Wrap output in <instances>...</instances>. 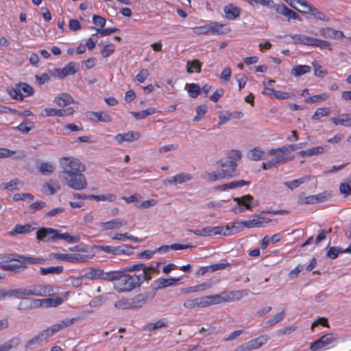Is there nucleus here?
Instances as JSON below:
<instances>
[{
    "label": "nucleus",
    "mask_w": 351,
    "mask_h": 351,
    "mask_svg": "<svg viewBox=\"0 0 351 351\" xmlns=\"http://www.w3.org/2000/svg\"><path fill=\"white\" fill-rule=\"evenodd\" d=\"M247 295V293L245 291H223L219 294L187 300L184 302L183 306L187 308L206 307L223 302H231L239 300Z\"/></svg>",
    "instance_id": "1"
},
{
    "label": "nucleus",
    "mask_w": 351,
    "mask_h": 351,
    "mask_svg": "<svg viewBox=\"0 0 351 351\" xmlns=\"http://www.w3.org/2000/svg\"><path fill=\"white\" fill-rule=\"evenodd\" d=\"M119 272L122 274L119 280H121L123 285H141L152 279L154 274V267L144 263H138L127 266Z\"/></svg>",
    "instance_id": "2"
},
{
    "label": "nucleus",
    "mask_w": 351,
    "mask_h": 351,
    "mask_svg": "<svg viewBox=\"0 0 351 351\" xmlns=\"http://www.w3.org/2000/svg\"><path fill=\"white\" fill-rule=\"evenodd\" d=\"M69 293V291H65L62 293H57L55 298H49L45 299H31L23 298L19 304V308L21 310H29L36 308L38 307H56L62 303V302L67 298Z\"/></svg>",
    "instance_id": "3"
},
{
    "label": "nucleus",
    "mask_w": 351,
    "mask_h": 351,
    "mask_svg": "<svg viewBox=\"0 0 351 351\" xmlns=\"http://www.w3.org/2000/svg\"><path fill=\"white\" fill-rule=\"evenodd\" d=\"M122 274L119 271H104L99 268L89 267L86 269L80 277H71L73 285H81L83 278L89 280H101L108 282L119 280Z\"/></svg>",
    "instance_id": "4"
},
{
    "label": "nucleus",
    "mask_w": 351,
    "mask_h": 351,
    "mask_svg": "<svg viewBox=\"0 0 351 351\" xmlns=\"http://www.w3.org/2000/svg\"><path fill=\"white\" fill-rule=\"evenodd\" d=\"M33 289H10L6 291L5 289H0V300H4L12 296L19 297L18 295H53L51 293L53 289L52 287H32Z\"/></svg>",
    "instance_id": "5"
},
{
    "label": "nucleus",
    "mask_w": 351,
    "mask_h": 351,
    "mask_svg": "<svg viewBox=\"0 0 351 351\" xmlns=\"http://www.w3.org/2000/svg\"><path fill=\"white\" fill-rule=\"evenodd\" d=\"M59 165L61 169V177H64L71 173L84 172L86 167L78 158L74 156H64L59 159Z\"/></svg>",
    "instance_id": "6"
},
{
    "label": "nucleus",
    "mask_w": 351,
    "mask_h": 351,
    "mask_svg": "<svg viewBox=\"0 0 351 351\" xmlns=\"http://www.w3.org/2000/svg\"><path fill=\"white\" fill-rule=\"evenodd\" d=\"M274 221L277 222V220H272L269 218L265 217H258L256 219H253L250 220L241 221L238 223V226L233 224L231 225V232H224V235H230L237 234L241 232V229L245 226L248 228H263L265 227L269 222Z\"/></svg>",
    "instance_id": "7"
},
{
    "label": "nucleus",
    "mask_w": 351,
    "mask_h": 351,
    "mask_svg": "<svg viewBox=\"0 0 351 351\" xmlns=\"http://www.w3.org/2000/svg\"><path fill=\"white\" fill-rule=\"evenodd\" d=\"M62 178L69 187L75 190H83L88 185L86 176L83 174V172L71 173Z\"/></svg>",
    "instance_id": "8"
},
{
    "label": "nucleus",
    "mask_w": 351,
    "mask_h": 351,
    "mask_svg": "<svg viewBox=\"0 0 351 351\" xmlns=\"http://www.w3.org/2000/svg\"><path fill=\"white\" fill-rule=\"evenodd\" d=\"M34 92L33 88L26 83H19L14 88H9V95L15 99L23 100L24 97L31 95Z\"/></svg>",
    "instance_id": "9"
},
{
    "label": "nucleus",
    "mask_w": 351,
    "mask_h": 351,
    "mask_svg": "<svg viewBox=\"0 0 351 351\" xmlns=\"http://www.w3.org/2000/svg\"><path fill=\"white\" fill-rule=\"evenodd\" d=\"M289 153V152L285 145L280 148L270 149L268 154L271 156H274V158L271 159V160L275 167H276L281 164H285L287 161L292 160V158L288 156Z\"/></svg>",
    "instance_id": "10"
},
{
    "label": "nucleus",
    "mask_w": 351,
    "mask_h": 351,
    "mask_svg": "<svg viewBox=\"0 0 351 351\" xmlns=\"http://www.w3.org/2000/svg\"><path fill=\"white\" fill-rule=\"evenodd\" d=\"M269 340L267 335H261L238 346L234 351H252L265 344Z\"/></svg>",
    "instance_id": "11"
},
{
    "label": "nucleus",
    "mask_w": 351,
    "mask_h": 351,
    "mask_svg": "<svg viewBox=\"0 0 351 351\" xmlns=\"http://www.w3.org/2000/svg\"><path fill=\"white\" fill-rule=\"evenodd\" d=\"M217 165L221 167V171L225 179L237 177L240 174L237 169L238 164H235L234 162H229L221 159L217 162Z\"/></svg>",
    "instance_id": "12"
},
{
    "label": "nucleus",
    "mask_w": 351,
    "mask_h": 351,
    "mask_svg": "<svg viewBox=\"0 0 351 351\" xmlns=\"http://www.w3.org/2000/svg\"><path fill=\"white\" fill-rule=\"evenodd\" d=\"M58 230L51 228H41L36 232V239L43 242H53L56 241Z\"/></svg>",
    "instance_id": "13"
},
{
    "label": "nucleus",
    "mask_w": 351,
    "mask_h": 351,
    "mask_svg": "<svg viewBox=\"0 0 351 351\" xmlns=\"http://www.w3.org/2000/svg\"><path fill=\"white\" fill-rule=\"evenodd\" d=\"M234 201L239 206H243L245 209L252 210L253 207L258 206V200L254 199L251 195H245L241 197H234Z\"/></svg>",
    "instance_id": "14"
},
{
    "label": "nucleus",
    "mask_w": 351,
    "mask_h": 351,
    "mask_svg": "<svg viewBox=\"0 0 351 351\" xmlns=\"http://www.w3.org/2000/svg\"><path fill=\"white\" fill-rule=\"evenodd\" d=\"M273 7L277 13L280 14L287 17L288 21L291 19L300 21L301 17L294 11L287 8L285 4L274 5Z\"/></svg>",
    "instance_id": "15"
},
{
    "label": "nucleus",
    "mask_w": 351,
    "mask_h": 351,
    "mask_svg": "<svg viewBox=\"0 0 351 351\" xmlns=\"http://www.w3.org/2000/svg\"><path fill=\"white\" fill-rule=\"evenodd\" d=\"M329 149L330 146L326 145L317 146L306 150H302L299 152L298 154L302 157H311L313 156L324 154Z\"/></svg>",
    "instance_id": "16"
},
{
    "label": "nucleus",
    "mask_w": 351,
    "mask_h": 351,
    "mask_svg": "<svg viewBox=\"0 0 351 351\" xmlns=\"http://www.w3.org/2000/svg\"><path fill=\"white\" fill-rule=\"evenodd\" d=\"M127 223V220L122 218H117L109 221L101 223L100 227L103 230H108L119 228L126 226Z\"/></svg>",
    "instance_id": "17"
},
{
    "label": "nucleus",
    "mask_w": 351,
    "mask_h": 351,
    "mask_svg": "<svg viewBox=\"0 0 351 351\" xmlns=\"http://www.w3.org/2000/svg\"><path fill=\"white\" fill-rule=\"evenodd\" d=\"M137 300L138 302L144 300L143 295H138L136 298L132 300H125L117 301L114 306L117 308L130 309L138 307L139 305L135 302Z\"/></svg>",
    "instance_id": "18"
},
{
    "label": "nucleus",
    "mask_w": 351,
    "mask_h": 351,
    "mask_svg": "<svg viewBox=\"0 0 351 351\" xmlns=\"http://www.w3.org/2000/svg\"><path fill=\"white\" fill-rule=\"evenodd\" d=\"M192 179L193 176L190 173L182 172L169 178L168 180H165V182L176 185L178 184H183L184 182H189Z\"/></svg>",
    "instance_id": "19"
},
{
    "label": "nucleus",
    "mask_w": 351,
    "mask_h": 351,
    "mask_svg": "<svg viewBox=\"0 0 351 351\" xmlns=\"http://www.w3.org/2000/svg\"><path fill=\"white\" fill-rule=\"evenodd\" d=\"M330 121L335 125L351 127V114H340L337 117H332Z\"/></svg>",
    "instance_id": "20"
},
{
    "label": "nucleus",
    "mask_w": 351,
    "mask_h": 351,
    "mask_svg": "<svg viewBox=\"0 0 351 351\" xmlns=\"http://www.w3.org/2000/svg\"><path fill=\"white\" fill-rule=\"evenodd\" d=\"M300 12L302 14H311L315 19L320 20L326 22L329 21V18L322 11L319 10L317 8L313 6L312 5L308 7V9L306 10H299Z\"/></svg>",
    "instance_id": "21"
},
{
    "label": "nucleus",
    "mask_w": 351,
    "mask_h": 351,
    "mask_svg": "<svg viewBox=\"0 0 351 351\" xmlns=\"http://www.w3.org/2000/svg\"><path fill=\"white\" fill-rule=\"evenodd\" d=\"M53 102L56 103L60 107H64L71 104H75V101L71 95L69 93H61L57 95L53 100Z\"/></svg>",
    "instance_id": "22"
},
{
    "label": "nucleus",
    "mask_w": 351,
    "mask_h": 351,
    "mask_svg": "<svg viewBox=\"0 0 351 351\" xmlns=\"http://www.w3.org/2000/svg\"><path fill=\"white\" fill-rule=\"evenodd\" d=\"M223 11L227 19L235 20L237 17H239L241 12V9L232 3H229L224 7Z\"/></svg>",
    "instance_id": "23"
},
{
    "label": "nucleus",
    "mask_w": 351,
    "mask_h": 351,
    "mask_svg": "<svg viewBox=\"0 0 351 351\" xmlns=\"http://www.w3.org/2000/svg\"><path fill=\"white\" fill-rule=\"evenodd\" d=\"M209 29L210 33L211 32L218 35L226 34L230 32V28L226 25L215 21L209 23Z\"/></svg>",
    "instance_id": "24"
},
{
    "label": "nucleus",
    "mask_w": 351,
    "mask_h": 351,
    "mask_svg": "<svg viewBox=\"0 0 351 351\" xmlns=\"http://www.w3.org/2000/svg\"><path fill=\"white\" fill-rule=\"evenodd\" d=\"M77 72L75 64L73 62L68 63L64 68L56 69V73L58 77L64 79L70 75H73Z\"/></svg>",
    "instance_id": "25"
},
{
    "label": "nucleus",
    "mask_w": 351,
    "mask_h": 351,
    "mask_svg": "<svg viewBox=\"0 0 351 351\" xmlns=\"http://www.w3.org/2000/svg\"><path fill=\"white\" fill-rule=\"evenodd\" d=\"M292 39V43L295 45H303L311 47L313 38L304 34H293L289 36Z\"/></svg>",
    "instance_id": "26"
},
{
    "label": "nucleus",
    "mask_w": 351,
    "mask_h": 351,
    "mask_svg": "<svg viewBox=\"0 0 351 351\" xmlns=\"http://www.w3.org/2000/svg\"><path fill=\"white\" fill-rule=\"evenodd\" d=\"M319 34L324 38H341L344 36L342 32L330 27L322 28L319 30Z\"/></svg>",
    "instance_id": "27"
},
{
    "label": "nucleus",
    "mask_w": 351,
    "mask_h": 351,
    "mask_svg": "<svg viewBox=\"0 0 351 351\" xmlns=\"http://www.w3.org/2000/svg\"><path fill=\"white\" fill-rule=\"evenodd\" d=\"M140 136L138 132H127L124 134H119L115 136V139L119 143H122L123 142L128 141H133L137 140Z\"/></svg>",
    "instance_id": "28"
},
{
    "label": "nucleus",
    "mask_w": 351,
    "mask_h": 351,
    "mask_svg": "<svg viewBox=\"0 0 351 351\" xmlns=\"http://www.w3.org/2000/svg\"><path fill=\"white\" fill-rule=\"evenodd\" d=\"M247 158L254 161H258L260 160H266L267 158V154L266 153L259 149V148H254L253 149L250 150L247 153Z\"/></svg>",
    "instance_id": "29"
},
{
    "label": "nucleus",
    "mask_w": 351,
    "mask_h": 351,
    "mask_svg": "<svg viewBox=\"0 0 351 351\" xmlns=\"http://www.w3.org/2000/svg\"><path fill=\"white\" fill-rule=\"evenodd\" d=\"M49 258H55L56 260L65 261L71 263H75L78 261V255L71 254H58L51 253Z\"/></svg>",
    "instance_id": "30"
},
{
    "label": "nucleus",
    "mask_w": 351,
    "mask_h": 351,
    "mask_svg": "<svg viewBox=\"0 0 351 351\" xmlns=\"http://www.w3.org/2000/svg\"><path fill=\"white\" fill-rule=\"evenodd\" d=\"M90 119H96L98 121L101 122L109 123L112 120V117L106 111L90 112Z\"/></svg>",
    "instance_id": "31"
},
{
    "label": "nucleus",
    "mask_w": 351,
    "mask_h": 351,
    "mask_svg": "<svg viewBox=\"0 0 351 351\" xmlns=\"http://www.w3.org/2000/svg\"><path fill=\"white\" fill-rule=\"evenodd\" d=\"M35 228H32L30 224L25 225H16L14 229L10 232L11 235H16L18 234H24L29 233L33 231Z\"/></svg>",
    "instance_id": "32"
},
{
    "label": "nucleus",
    "mask_w": 351,
    "mask_h": 351,
    "mask_svg": "<svg viewBox=\"0 0 351 351\" xmlns=\"http://www.w3.org/2000/svg\"><path fill=\"white\" fill-rule=\"evenodd\" d=\"M38 169L43 175L52 174L56 169V165L53 162H43L40 163Z\"/></svg>",
    "instance_id": "33"
},
{
    "label": "nucleus",
    "mask_w": 351,
    "mask_h": 351,
    "mask_svg": "<svg viewBox=\"0 0 351 351\" xmlns=\"http://www.w3.org/2000/svg\"><path fill=\"white\" fill-rule=\"evenodd\" d=\"M63 271V267L62 266H55L49 267H40V273L43 276L60 274Z\"/></svg>",
    "instance_id": "34"
},
{
    "label": "nucleus",
    "mask_w": 351,
    "mask_h": 351,
    "mask_svg": "<svg viewBox=\"0 0 351 351\" xmlns=\"http://www.w3.org/2000/svg\"><path fill=\"white\" fill-rule=\"evenodd\" d=\"M311 71V67L308 65H297L291 71V74L295 77H300Z\"/></svg>",
    "instance_id": "35"
},
{
    "label": "nucleus",
    "mask_w": 351,
    "mask_h": 351,
    "mask_svg": "<svg viewBox=\"0 0 351 351\" xmlns=\"http://www.w3.org/2000/svg\"><path fill=\"white\" fill-rule=\"evenodd\" d=\"M311 180L310 176H305L299 179L293 180L291 182H285V185L287 186L290 189L293 190L298 187L300 184L308 182Z\"/></svg>",
    "instance_id": "36"
},
{
    "label": "nucleus",
    "mask_w": 351,
    "mask_h": 351,
    "mask_svg": "<svg viewBox=\"0 0 351 351\" xmlns=\"http://www.w3.org/2000/svg\"><path fill=\"white\" fill-rule=\"evenodd\" d=\"M202 62L199 60H193L192 61H188L186 63V72L189 73L195 71L197 73L201 72Z\"/></svg>",
    "instance_id": "37"
},
{
    "label": "nucleus",
    "mask_w": 351,
    "mask_h": 351,
    "mask_svg": "<svg viewBox=\"0 0 351 351\" xmlns=\"http://www.w3.org/2000/svg\"><path fill=\"white\" fill-rule=\"evenodd\" d=\"M24 258L25 256L19 254H5L2 258L4 261H16L17 263H21V265H25Z\"/></svg>",
    "instance_id": "38"
},
{
    "label": "nucleus",
    "mask_w": 351,
    "mask_h": 351,
    "mask_svg": "<svg viewBox=\"0 0 351 351\" xmlns=\"http://www.w3.org/2000/svg\"><path fill=\"white\" fill-rule=\"evenodd\" d=\"M21 342L19 337H13L10 340L6 341L3 345L0 346V351H9L14 347H16Z\"/></svg>",
    "instance_id": "39"
},
{
    "label": "nucleus",
    "mask_w": 351,
    "mask_h": 351,
    "mask_svg": "<svg viewBox=\"0 0 351 351\" xmlns=\"http://www.w3.org/2000/svg\"><path fill=\"white\" fill-rule=\"evenodd\" d=\"M134 248L128 245H121L114 247V255L127 254L131 255L133 254Z\"/></svg>",
    "instance_id": "40"
},
{
    "label": "nucleus",
    "mask_w": 351,
    "mask_h": 351,
    "mask_svg": "<svg viewBox=\"0 0 351 351\" xmlns=\"http://www.w3.org/2000/svg\"><path fill=\"white\" fill-rule=\"evenodd\" d=\"M62 239L66 241L69 243H75L79 241L80 237L77 236H72L70 234L65 232L60 234L58 230V235L56 237V240Z\"/></svg>",
    "instance_id": "41"
},
{
    "label": "nucleus",
    "mask_w": 351,
    "mask_h": 351,
    "mask_svg": "<svg viewBox=\"0 0 351 351\" xmlns=\"http://www.w3.org/2000/svg\"><path fill=\"white\" fill-rule=\"evenodd\" d=\"M311 47H319L321 49H327L329 51H332L331 44L330 42L313 38Z\"/></svg>",
    "instance_id": "42"
},
{
    "label": "nucleus",
    "mask_w": 351,
    "mask_h": 351,
    "mask_svg": "<svg viewBox=\"0 0 351 351\" xmlns=\"http://www.w3.org/2000/svg\"><path fill=\"white\" fill-rule=\"evenodd\" d=\"M242 153L239 150H232L228 153L226 158L223 159L226 161L229 162H234L235 164H237V162L241 158Z\"/></svg>",
    "instance_id": "43"
},
{
    "label": "nucleus",
    "mask_w": 351,
    "mask_h": 351,
    "mask_svg": "<svg viewBox=\"0 0 351 351\" xmlns=\"http://www.w3.org/2000/svg\"><path fill=\"white\" fill-rule=\"evenodd\" d=\"M47 337L46 336L44 330L41 331L38 335L30 339L25 345L26 348H29L32 345L40 343V342L46 340Z\"/></svg>",
    "instance_id": "44"
},
{
    "label": "nucleus",
    "mask_w": 351,
    "mask_h": 351,
    "mask_svg": "<svg viewBox=\"0 0 351 351\" xmlns=\"http://www.w3.org/2000/svg\"><path fill=\"white\" fill-rule=\"evenodd\" d=\"M21 263H10V264H3L1 265V268L3 270L12 271L14 272H19L21 269H25V265H21Z\"/></svg>",
    "instance_id": "45"
},
{
    "label": "nucleus",
    "mask_w": 351,
    "mask_h": 351,
    "mask_svg": "<svg viewBox=\"0 0 351 351\" xmlns=\"http://www.w3.org/2000/svg\"><path fill=\"white\" fill-rule=\"evenodd\" d=\"M267 89L270 92H272L274 97L278 99H287L294 96V94L293 93L276 90L271 88H267Z\"/></svg>",
    "instance_id": "46"
},
{
    "label": "nucleus",
    "mask_w": 351,
    "mask_h": 351,
    "mask_svg": "<svg viewBox=\"0 0 351 351\" xmlns=\"http://www.w3.org/2000/svg\"><path fill=\"white\" fill-rule=\"evenodd\" d=\"M330 97V95L328 93H323L319 95H313L306 99V103H316L319 101H324Z\"/></svg>",
    "instance_id": "47"
},
{
    "label": "nucleus",
    "mask_w": 351,
    "mask_h": 351,
    "mask_svg": "<svg viewBox=\"0 0 351 351\" xmlns=\"http://www.w3.org/2000/svg\"><path fill=\"white\" fill-rule=\"evenodd\" d=\"M24 262H25V267L27 268L28 264L43 265L45 263L46 260L45 258H39V257L34 258V257L25 256Z\"/></svg>",
    "instance_id": "48"
},
{
    "label": "nucleus",
    "mask_w": 351,
    "mask_h": 351,
    "mask_svg": "<svg viewBox=\"0 0 351 351\" xmlns=\"http://www.w3.org/2000/svg\"><path fill=\"white\" fill-rule=\"evenodd\" d=\"M330 113V110L329 108H319L316 110L311 118L313 120H317L322 117L329 115Z\"/></svg>",
    "instance_id": "49"
},
{
    "label": "nucleus",
    "mask_w": 351,
    "mask_h": 351,
    "mask_svg": "<svg viewBox=\"0 0 351 351\" xmlns=\"http://www.w3.org/2000/svg\"><path fill=\"white\" fill-rule=\"evenodd\" d=\"M34 128L33 123L24 121L19 124L16 128L23 134H27Z\"/></svg>",
    "instance_id": "50"
},
{
    "label": "nucleus",
    "mask_w": 351,
    "mask_h": 351,
    "mask_svg": "<svg viewBox=\"0 0 351 351\" xmlns=\"http://www.w3.org/2000/svg\"><path fill=\"white\" fill-rule=\"evenodd\" d=\"M45 186L50 191V195H53L60 189V185L58 181L50 180L45 183Z\"/></svg>",
    "instance_id": "51"
},
{
    "label": "nucleus",
    "mask_w": 351,
    "mask_h": 351,
    "mask_svg": "<svg viewBox=\"0 0 351 351\" xmlns=\"http://www.w3.org/2000/svg\"><path fill=\"white\" fill-rule=\"evenodd\" d=\"M284 317L285 312L284 311H282L281 312L276 313L272 318L269 319L267 321L266 324L269 327L272 326L277 324L278 322H279L280 320H282L284 318Z\"/></svg>",
    "instance_id": "52"
},
{
    "label": "nucleus",
    "mask_w": 351,
    "mask_h": 351,
    "mask_svg": "<svg viewBox=\"0 0 351 351\" xmlns=\"http://www.w3.org/2000/svg\"><path fill=\"white\" fill-rule=\"evenodd\" d=\"M21 182L18 179H14L8 182H3L1 184V189L13 190L18 188Z\"/></svg>",
    "instance_id": "53"
},
{
    "label": "nucleus",
    "mask_w": 351,
    "mask_h": 351,
    "mask_svg": "<svg viewBox=\"0 0 351 351\" xmlns=\"http://www.w3.org/2000/svg\"><path fill=\"white\" fill-rule=\"evenodd\" d=\"M206 112L207 106L206 105H201L197 106L196 108V115L193 118V121H199L201 118L206 114Z\"/></svg>",
    "instance_id": "54"
},
{
    "label": "nucleus",
    "mask_w": 351,
    "mask_h": 351,
    "mask_svg": "<svg viewBox=\"0 0 351 351\" xmlns=\"http://www.w3.org/2000/svg\"><path fill=\"white\" fill-rule=\"evenodd\" d=\"M136 119H142L147 117L148 115L154 113V110L152 108L144 110L140 112H130Z\"/></svg>",
    "instance_id": "55"
},
{
    "label": "nucleus",
    "mask_w": 351,
    "mask_h": 351,
    "mask_svg": "<svg viewBox=\"0 0 351 351\" xmlns=\"http://www.w3.org/2000/svg\"><path fill=\"white\" fill-rule=\"evenodd\" d=\"M340 253H342V248L339 247H330L328 249L326 256L330 258L335 259Z\"/></svg>",
    "instance_id": "56"
},
{
    "label": "nucleus",
    "mask_w": 351,
    "mask_h": 351,
    "mask_svg": "<svg viewBox=\"0 0 351 351\" xmlns=\"http://www.w3.org/2000/svg\"><path fill=\"white\" fill-rule=\"evenodd\" d=\"M206 177L208 182H215L218 180L225 179L221 171L208 173Z\"/></svg>",
    "instance_id": "57"
},
{
    "label": "nucleus",
    "mask_w": 351,
    "mask_h": 351,
    "mask_svg": "<svg viewBox=\"0 0 351 351\" xmlns=\"http://www.w3.org/2000/svg\"><path fill=\"white\" fill-rule=\"evenodd\" d=\"M201 89L198 84H190L189 85L188 92L190 96L193 98H195L200 93Z\"/></svg>",
    "instance_id": "58"
},
{
    "label": "nucleus",
    "mask_w": 351,
    "mask_h": 351,
    "mask_svg": "<svg viewBox=\"0 0 351 351\" xmlns=\"http://www.w3.org/2000/svg\"><path fill=\"white\" fill-rule=\"evenodd\" d=\"M250 184V182L241 180L232 181L229 183H227V186H228V189H235V188L241 187L245 185H249Z\"/></svg>",
    "instance_id": "59"
},
{
    "label": "nucleus",
    "mask_w": 351,
    "mask_h": 351,
    "mask_svg": "<svg viewBox=\"0 0 351 351\" xmlns=\"http://www.w3.org/2000/svg\"><path fill=\"white\" fill-rule=\"evenodd\" d=\"M34 197V195L29 193H16L13 196V200L17 202L20 200H25L27 198H29L30 200H33Z\"/></svg>",
    "instance_id": "60"
},
{
    "label": "nucleus",
    "mask_w": 351,
    "mask_h": 351,
    "mask_svg": "<svg viewBox=\"0 0 351 351\" xmlns=\"http://www.w3.org/2000/svg\"><path fill=\"white\" fill-rule=\"evenodd\" d=\"M192 30L194 34L197 35L210 33L209 23L203 26L195 27Z\"/></svg>",
    "instance_id": "61"
},
{
    "label": "nucleus",
    "mask_w": 351,
    "mask_h": 351,
    "mask_svg": "<svg viewBox=\"0 0 351 351\" xmlns=\"http://www.w3.org/2000/svg\"><path fill=\"white\" fill-rule=\"evenodd\" d=\"M75 321H76L75 318H67V319L60 321L59 323H58V325L60 327V330H62L71 326L72 324H73L75 323Z\"/></svg>",
    "instance_id": "62"
},
{
    "label": "nucleus",
    "mask_w": 351,
    "mask_h": 351,
    "mask_svg": "<svg viewBox=\"0 0 351 351\" xmlns=\"http://www.w3.org/2000/svg\"><path fill=\"white\" fill-rule=\"evenodd\" d=\"M60 331V327L58 326V324H55L51 325V326L48 327L45 330H44V332L47 337V338L51 337L55 333Z\"/></svg>",
    "instance_id": "63"
},
{
    "label": "nucleus",
    "mask_w": 351,
    "mask_h": 351,
    "mask_svg": "<svg viewBox=\"0 0 351 351\" xmlns=\"http://www.w3.org/2000/svg\"><path fill=\"white\" fill-rule=\"evenodd\" d=\"M339 191L344 197H348L351 194V186L348 183H341L339 186Z\"/></svg>",
    "instance_id": "64"
}]
</instances>
